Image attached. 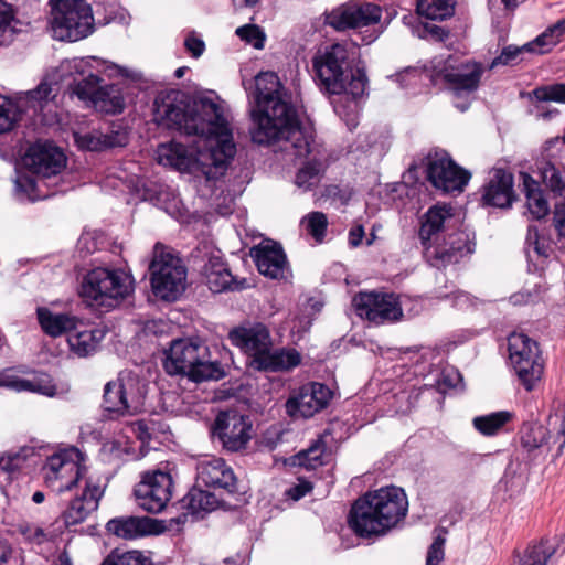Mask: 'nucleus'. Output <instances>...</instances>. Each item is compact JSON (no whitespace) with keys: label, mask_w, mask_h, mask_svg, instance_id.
I'll return each mask as SVG.
<instances>
[{"label":"nucleus","mask_w":565,"mask_h":565,"mask_svg":"<svg viewBox=\"0 0 565 565\" xmlns=\"http://www.w3.org/2000/svg\"><path fill=\"white\" fill-rule=\"evenodd\" d=\"M117 380L127 401L130 414L139 413L143 407L145 397L148 393L147 382L131 371L121 372Z\"/></svg>","instance_id":"obj_31"},{"label":"nucleus","mask_w":565,"mask_h":565,"mask_svg":"<svg viewBox=\"0 0 565 565\" xmlns=\"http://www.w3.org/2000/svg\"><path fill=\"white\" fill-rule=\"evenodd\" d=\"M54 87L46 79H43L34 89L26 92V103L36 111L38 107L43 108V104L55 97Z\"/></svg>","instance_id":"obj_50"},{"label":"nucleus","mask_w":565,"mask_h":565,"mask_svg":"<svg viewBox=\"0 0 565 565\" xmlns=\"http://www.w3.org/2000/svg\"><path fill=\"white\" fill-rule=\"evenodd\" d=\"M356 313L370 322L382 324L403 318V309L395 294L360 292L353 298Z\"/></svg>","instance_id":"obj_14"},{"label":"nucleus","mask_w":565,"mask_h":565,"mask_svg":"<svg viewBox=\"0 0 565 565\" xmlns=\"http://www.w3.org/2000/svg\"><path fill=\"white\" fill-rule=\"evenodd\" d=\"M508 350L520 384L526 391H532L544 369L537 342L522 332H513L508 338Z\"/></svg>","instance_id":"obj_10"},{"label":"nucleus","mask_w":565,"mask_h":565,"mask_svg":"<svg viewBox=\"0 0 565 565\" xmlns=\"http://www.w3.org/2000/svg\"><path fill=\"white\" fill-rule=\"evenodd\" d=\"M149 273L153 294L164 301H175L177 257L171 248L161 243L154 245Z\"/></svg>","instance_id":"obj_13"},{"label":"nucleus","mask_w":565,"mask_h":565,"mask_svg":"<svg viewBox=\"0 0 565 565\" xmlns=\"http://www.w3.org/2000/svg\"><path fill=\"white\" fill-rule=\"evenodd\" d=\"M565 36V20L564 18L556 21L554 24L548 26L542 34L535 38L532 42H529L524 47L529 52L544 54L551 51L553 46L562 41Z\"/></svg>","instance_id":"obj_36"},{"label":"nucleus","mask_w":565,"mask_h":565,"mask_svg":"<svg viewBox=\"0 0 565 565\" xmlns=\"http://www.w3.org/2000/svg\"><path fill=\"white\" fill-rule=\"evenodd\" d=\"M196 482L207 488L223 489L227 493L237 492V479L223 458L211 456L200 460L196 465Z\"/></svg>","instance_id":"obj_22"},{"label":"nucleus","mask_w":565,"mask_h":565,"mask_svg":"<svg viewBox=\"0 0 565 565\" xmlns=\"http://www.w3.org/2000/svg\"><path fill=\"white\" fill-rule=\"evenodd\" d=\"M445 537L438 535L428 548L426 565H437L444 558Z\"/></svg>","instance_id":"obj_64"},{"label":"nucleus","mask_w":565,"mask_h":565,"mask_svg":"<svg viewBox=\"0 0 565 565\" xmlns=\"http://www.w3.org/2000/svg\"><path fill=\"white\" fill-rule=\"evenodd\" d=\"M332 395V391L322 383L305 384L289 396L286 402V412L292 418L312 417L328 406Z\"/></svg>","instance_id":"obj_17"},{"label":"nucleus","mask_w":565,"mask_h":565,"mask_svg":"<svg viewBox=\"0 0 565 565\" xmlns=\"http://www.w3.org/2000/svg\"><path fill=\"white\" fill-rule=\"evenodd\" d=\"M34 455L35 449L30 446H21L3 451L0 454V470L8 473L15 472Z\"/></svg>","instance_id":"obj_44"},{"label":"nucleus","mask_w":565,"mask_h":565,"mask_svg":"<svg viewBox=\"0 0 565 565\" xmlns=\"http://www.w3.org/2000/svg\"><path fill=\"white\" fill-rule=\"evenodd\" d=\"M513 181V174L505 169H492L482 186L481 204L483 206L510 209L515 199Z\"/></svg>","instance_id":"obj_21"},{"label":"nucleus","mask_w":565,"mask_h":565,"mask_svg":"<svg viewBox=\"0 0 565 565\" xmlns=\"http://www.w3.org/2000/svg\"><path fill=\"white\" fill-rule=\"evenodd\" d=\"M523 186L526 196V206L532 216L540 220L550 211L548 202L540 189L539 183L531 175L523 174Z\"/></svg>","instance_id":"obj_35"},{"label":"nucleus","mask_w":565,"mask_h":565,"mask_svg":"<svg viewBox=\"0 0 565 565\" xmlns=\"http://www.w3.org/2000/svg\"><path fill=\"white\" fill-rule=\"evenodd\" d=\"M29 392L53 397L56 394V386L49 374L41 373L29 379Z\"/></svg>","instance_id":"obj_56"},{"label":"nucleus","mask_w":565,"mask_h":565,"mask_svg":"<svg viewBox=\"0 0 565 565\" xmlns=\"http://www.w3.org/2000/svg\"><path fill=\"white\" fill-rule=\"evenodd\" d=\"M193 141H179V172L215 181L222 178L236 154L233 134L220 105L196 92L179 89V135Z\"/></svg>","instance_id":"obj_1"},{"label":"nucleus","mask_w":565,"mask_h":565,"mask_svg":"<svg viewBox=\"0 0 565 565\" xmlns=\"http://www.w3.org/2000/svg\"><path fill=\"white\" fill-rule=\"evenodd\" d=\"M149 330L157 338L153 358L158 361L163 371L171 377L177 376V334L174 326L164 320L153 321Z\"/></svg>","instance_id":"obj_25"},{"label":"nucleus","mask_w":565,"mask_h":565,"mask_svg":"<svg viewBox=\"0 0 565 565\" xmlns=\"http://www.w3.org/2000/svg\"><path fill=\"white\" fill-rule=\"evenodd\" d=\"M306 222L308 233L317 241L322 242L328 226L327 216L322 212H311L302 221Z\"/></svg>","instance_id":"obj_52"},{"label":"nucleus","mask_w":565,"mask_h":565,"mask_svg":"<svg viewBox=\"0 0 565 565\" xmlns=\"http://www.w3.org/2000/svg\"><path fill=\"white\" fill-rule=\"evenodd\" d=\"M525 244L529 258L532 257L531 252H534L539 257L546 258L548 256V244L541 239L536 226H529Z\"/></svg>","instance_id":"obj_55"},{"label":"nucleus","mask_w":565,"mask_h":565,"mask_svg":"<svg viewBox=\"0 0 565 565\" xmlns=\"http://www.w3.org/2000/svg\"><path fill=\"white\" fill-rule=\"evenodd\" d=\"M326 451V441L322 437L313 440L307 449L300 450L290 457V466L315 470L323 465V454Z\"/></svg>","instance_id":"obj_38"},{"label":"nucleus","mask_w":565,"mask_h":565,"mask_svg":"<svg viewBox=\"0 0 565 565\" xmlns=\"http://www.w3.org/2000/svg\"><path fill=\"white\" fill-rule=\"evenodd\" d=\"M455 0H417L416 11L430 20H445L455 13Z\"/></svg>","instance_id":"obj_42"},{"label":"nucleus","mask_w":565,"mask_h":565,"mask_svg":"<svg viewBox=\"0 0 565 565\" xmlns=\"http://www.w3.org/2000/svg\"><path fill=\"white\" fill-rule=\"evenodd\" d=\"M163 520L150 516H119L109 520L106 530L122 540H136L149 535H159L167 531Z\"/></svg>","instance_id":"obj_20"},{"label":"nucleus","mask_w":565,"mask_h":565,"mask_svg":"<svg viewBox=\"0 0 565 565\" xmlns=\"http://www.w3.org/2000/svg\"><path fill=\"white\" fill-rule=\"evenodd\" d=\"M513 417L508 411H499L473 418L472 424L476 430L483 436L497 435Z\"/></svg>","instance_id":"obj_41"},{"label":"nucleus","mask_w":565,"mask_h":565,"mask_svg":"<svg viewBox=\"0 0 565 565\" xmlns=\"http://www.w3.org/2000/svg\"><path fill=\"white\" fill-rule=\"evenodd\" d=\"M156 159L160 166L177 170V142L174 137L169 142L158 146Z\"/></svg>","instance_id":"obj_54"},{"label":"nucleus","mask_w":565,"mask_h":565,"mask_svg":"<svg viewBox=\"0 0 565 565\" xmlns=\"http://www.w3.org/2000/svg\"><path fill=\"white\" fill-rule=\"evenodd\" d=\"M212 433L225 450L237 452L245 449L252 438V422L248 416L234 411L221 412L215 418Z\"/></svg>","instance_id":"obj_15"},{"label":"nucleus","mask_w":565,"mask_h":565,"mask_svg":"<svg viewBox=\"0 0 565 565\" xmlns=\"http://www.w3.org/2000/svg\"><path fill=\"white\" fill-rule=\"evenodd\" d=\"M103 494L104 490L99 484L87 480L82 494L73 499L63 513L66 526L76 525L85 521L92 512L97 510Z\"/></svg>","instance_id":"obj_27"},{"label":"nucleus","mask_w":565,"mask_h":565,"mask_svg":"<svg viewBox=\"0 0 565 565\" xmlns=\"http://www.w3.org/2000/svg\"><path fill=\"white\" fill-rule=\"evenodd\" d=\"M105 337L100 329H81L73 330L67 337L70 350L79 358H86L95 353Z\"/></svg>","instance_id":"obj_32"},{"label":"nucleus","mask_w":565,"mask_h":565,"mask_svg":"<svg viewBox=\"0 0 565 565\" xmlns=\"http://www.w3.org/2000/svg\"><path fill=\"white\" fill-rule=\"evenodd\" d=\"M452 209L447 204L430 206L423 215L418 232L425 256L431 266L440 268L457 264L473 252L475 244L466 232L449 234L443 244H436L445 224L452 218Z\"/></svg>","instance_id":"obj_5"},{"label":"nucleus","mask_w":565,"mask_h":565,"mask_svg":"<svg viewBox=\"0 0 565 565\" xmlns=\"http://www.w3.org/2000/svg\"><path fill=\"white\" fill-rule=\"evenodd\" d=\"M228 339L247 356V366L257 372L276 373L298 366L301 356L296 349H273L268 328L263 323L238 327L230 331Z\"/></svg>","instance_id":"obj_6"},{"label":"nucleus","mask_w":565,"mask_h":565,"mask_svg":"<svg viewBox=\"0 0 565 565\" xmlns=\"http://www.w3.org/2000/svg\"><path fill=\"white\" fill-rule=\"evenodd\" d=\"M183 46L186 53L193 58H199L205 52V42L201 34L195 31H189L185 33Z\"/></svg>","instance_id":"obj_60"},{"label":"nucleus","mask_w":565,"mask_h":565,"mask_svg":"<svg viewBox=\"0 0 565 565\" xmlns=\"http://www.w3.org/2000/svg\"><path fill=\"white\" fill-rule=\"evenodd\" d=\"M382 10L375 3L352 2L342 4L326 14V24L337 31L377 24Z\"/></svg>","instance_id":"obj_16"},{"label":"nucleus","mask_w":565,"mask_h":565,"mask_svg":"<svg viewBox=\"0 0 565 565\" xmlns=\"http://www.w3.org/2000/svg\"><path fill=\"white\" fill-rule=\"evenodd\" d=\"M76 145L84 150L89 151H104L102 132L93 131L84 135L75 134L74 135Z\"/></svg>","instance_id":"obj_62"},{"label":"nucleus","mask_w":565,"mask_h":565,"mask_svg":"<svg viewBox=\"0 0 565 565\" xmlns=\"http://www.w3.org/2000/svg\"><path fill=\"white\" fill-rule=\"evenodd\" d=\"M19 120L17 105L9 98L0 95V134L10 131Z\"/></svg>","instance_id":"obj_51"},{"label":"nucleus","mask_w":565,"mask_h":565,"mask_svg":"<svg viewBox=\"0 0 565 565\" xmlns=\"http://www.w3.org/2000/svg\"><path fill=\"white\" fill-rule=\"evenodd\" d=\"M102 140L104 150H108L116 147L127 146L129 136L125 128L121 126H116L107 132H102Z\"/></svg>","instance_id":"obj_58"},{"label":"nucleus","mask_w":565,"mask_h":565,"mask_svg":"<svg viewBox=\"0 0 565 565\" xmlns=\"http://www.w3.org/2000/svg\"><path fill=\"white\" fill-rule=\"evenodd\" d=\"M36 315L42 330L52 338L70 334L83 324L82 320L74 315L56 313L45 307L38 308Z\"/></svg>","instance_id":"obj_30"},{"label":"nucleus","mask_w":565,"mask_h":565,"mask_svg":"<svg viewBox=\"0 0 565 565\" xmlns=\"http://www.w3.org/2000/svg\"><path fill=\"white\" fill-rule=\"evenodd\" d=\"M146 198L172 217L177 214V202L172 191L166 185H154L146 190Z\"/></svg>","instance_id":"obj_46"},{"label":"nucleus","mask_w":565,"mask_h":565,"mask_svg":"<svg viewBox=\"0 0 565 565\" xmlns=\"http://www.w3.org/2000/svg\"><path fill=\"white\" fill-rule=\"evenodd\" d=\"M326 451V441L322 437L313 440L307 449L300 450L290 457V466L315 470L323 465V454Z\"/></svg>","instance_id":"obj_39"},{"label":"nucleus","mask_w":565,"mask_h":565,"mask_svg":"<svg viewBox=\"0 0 565 565\" xmlns=\"http://www.w3.org/2000/svg\"><path fill=\"white\" fill-rule=\"evenodd\" d=\"M540 174L542 181L553 193L557 202H565V180L563 179L561 171L552 162H544L540 167Z\"/></svg>","instance_id":"obj_45"},{"label":"nucleus","mask_w":565,"mask_h":565,"mask_svg":"<svg viewBox=\"0 0 565 565\" xmlns=\"http://www.w3.org/2000/svg\"><path fill=\"white\" fill-rule=\"evenodd\" d=\"M134 291L129 274L120 268L95 267L81 285V296L92 307L115 308Z\"/></svg>","instance_id":"obj_7"},{"label":"nucleus","mask_w":565,"mask_h":565,"mask_svg":"<svg viewBox=\"0 0 565 565\" xmlns=\"http://www.w3.org/2000/svg\"><path fill=\"white\" fill-rule=\"evenodd\" d=\"M533 95L540 102L565 103V83L537 87L533 90Z\"/></svg>","instance_id":"obj_53"},{"label":"nucleus","mask_w":565,"mask_h":565,"mask_svg":"<svg viewBox=\"0 0 565 565\" xmlns=\"http://www.w3.org/2000/svg\"><path fill=\"white\" fill-rule=\"evenodd\" d=\"M408 501L402 488L386 487L359 498L351 507L348 523L360 537L385 534L407 513Z\"/></svg>","instance_id":"obj_4"},{"label":"nucleus","mask_w":565,"mask_h":565,"mask_svg":"<svg viewBox=\"0 0 565 565\" xmlns=\"http://www.w3.org/2000/svg\"><path fill=\"white\" fill-rule=\"evenodd\" d=\"M255 89L249 94L255 106L250 109V136L257 145L284 141L299 156L309 152L310 136L301 127L296 107L286 98L279 77L274 72H262L254 78Z\"/></svg>","instance_id":"obj_2"},{"label":"nucleus","mask_w":565,"mask_h":565,"mask_svg":"<svg viewBox=\"0 0 565 565\" xmlns=\"http://www.w3.org/2000/svg\"><path fill=\"white\" fill-rule=\"evenodd\" d=\"M153 121L162 128L173 129L177 126V97L174 93L160 94L153 103Z\"/></svg>","instance_id":"obj_34"},{"label":"nucleus","mask_w":565,"mask_h":565,"mask_svg":"<svg viewBox=\"0 0 565 565\" xmlns=\"http://www.w3.org/2000/svg\"><path fill=\"white\" fill-rule=\"evenodd\" d=\"M236 34L246 43L253 45L255 49L260 50L264 47L265 34L262 29L256 24H246L237 28Z\"/></svg>","instance_id":"obj_57"},{"label":"nucleus","mask_w":565,"mask_h":565,"mask_svg":"<svg viewBox=\"0 0 565 565\" xmlns=\"http://www.w3.org/2000/svg\"><path fill=\"white\" fill-rule=\"evenodd\" d=\"M77 450L70 449L49 457L43 467L44 481L54 491L71 490L79 479V467L72 458Z\"/></svg>","instance_id":"obj_19"},{"label":"nucleus","mask_w":565,"mask_h":565,"mask_svg":"<svg viewBox=\"0 0 565 565\" xmlns=\"http://www.w3.org/2000/svg\"><path fill=\"white\" fill-rule=\"evenodd\" d=\"M451 61L450 57L445 62L440 76L456 98L468 97L478 89L484 71L483 66L472 61L454 65Z\"/></svg>","instance_id":"obj_18"},{"label":"nucleus","mask_w":565,"mask_h":565,"mask_svg":"<svg viewBox=\"0 0 565 565\" xmlns=\"http://www.w3.org/2000/svg\"><path fill=\"white\" fill-rule=\"evenodd\" d=\"M25 161L35 174L51 178L65 168L66 157L51 142H36L29 148Z\"/></svg>","instance_id":"obj_23"},{"label":"nucleus","mask_w":565,"mask_h":565,"mask_svg":"<svg viewBox=\"0 0 565 565\" xmlns=\"http://www.w3.org/2000/svg\"><path fill=\"white\" fill-rule=\"evenodd\" d=\"M199 484L200 483L196 482L188 494L182 498V500H179V504L183 510V512L179 514V525L186 523L189 518H191V521L201 520L220 505V500L216 495L213 492L202 490Z\"/></svg>","instance_id":"obj_26"},{"label":"nucleus","mask_w":565,"mask_h":565,"mask_svg":"<svg viewBox=\"0 0 565 565\" xmlns=\"http://www.w3.org/2000/svg\"><path fill=\"white\" fill-rule=\"evenodd\" d=\"M546 430L542 426H530L525 428L521 436L522 446L529 451L542 446L545 439Z\"/></svg>","instance_id":"obj_59"},{"label":"nucleus","mask_w":565,"mask_h":565,"mask_svg":"<svg viewBox=\"0 0 565 565\" xmlns=\"http://www.w3.org/2000/svg\"><path fill=\"white\" fill-rule=\"evenodd\" d=\"M209 289L213 292H222L226 290H241L244 288L245 279L236 280L232 275L223 258L218 255H212L203 267Z\"/></svg>","instance_id":"obj_28"},{"label":"nucleus","mask_w":565,"mask_h":565,"mask_svg":"<svg viewBox=\"0 0 565 565\" xmlns=\"http://www.w3.org/2000/svg\"><path fill=\"white\" fill-rule=\"evenodd\" d=\"M522 51H526L529 52L524 45L522 47H519V46H514V45H508L505 46L501 54L499 56H497L495 58L492 60L491 64H490V70L497 67L498 65H509V64H513L519 54L522 52Z\"/></svg>","instance_id":"obj_63"},{"label":"nucleus","mask_w":565,"mask_h":565,"mask_svg":"<svg viewBox=\"0 0 565 565\" xmlns=\"http://www.w3.org/2000/svg\"><path fill=\"white\" fill-rule=\"evenodd\" d=\"M355 56L354 43H334L312 57L313 79L322 93L337 96L332 105L339 116L355 113L359 99L366 95L369 78L360 62L352 68Z\"/></svg>","instance_id":"obj_3"},{"label":"nucleus","mask_w":565,"mask_h":565,"mask_svg":"<svg viewBox=\"0 0 565 565\" xmlns=\"http://www.w3.org/2000/svg\"><path fill=\"white\" fill-rule=\"evenodd\" d=\"M225 376V371L206 343L199 337L186 339L179 337V379L201 383L218 381Z\"/></svg>","instance_id":"obj_8"},{"label":"nucleus","mask_w":565,"mask_h":565,"mask_svg":"<svg viewBox=\"0 0 565 565\" xmlns=\"http://www.w3.org/2000/svg\"><path fill=\"white\" fill-rule=\"evenodd\" d=\"M258 271L271 279H285L289 273L282 246L275 242L260 243L250 249Z\"/></svg>","instance_id":"obj_24"},{"label":"nucleus","mask_w":565,"mask_h":565,"mask_svg":"<svg viewBox=\"0 0 565 565\" xmlns=\"http://www.w3.org/2000/svg\"><path fill=\"white\" fill-rule=\"evenodd\" d=\"M100 565H153L143 552L132 550L127 552L111 551Z\"/></svg>","instance_id":"obj_47"},{"label":"nucleus","mask_w":565,"mask_h":565,"mask_svg":"<svg viewBox=\"0 0 565 565\" xmlns=\"http://www.w3.org/2000/svg\"><path fill=\"white\" fill-rule=\"evenodd\" d=\"M326 451V441L322 437L313 440L307 449L300 450L290 457V466L315 470L323 465V454Z\"/></svg>","instance_id":"obj_40"},{"label":"nucleus","mask_w":565,"mask_h":565,"mask_svg":"<svg viewBox=\"0 0 565 565\" xmlns=\"http://www.w3.org/2000/svg\"><path fill=\"white\" fill-rule=\"evenodd\" d=\"M305 134L310 136L309 152L298 156L295 152V150L290 147L288 150H285V152H289V153L294 154L296 158H302L308 154H312V157L310 159H308L305 162V164L298 170V172L296 174V180H295V183L298 188H301L303 190H310L319 184L327 166H326L322 157L320 156V153L316 152L311 146V142L313 141L311 134L307 132L306 130H305ZM280 142L282 143L280 146V148H282L285 143H284V141H280ZM281 150L284 151V149H281Z\"/></svg>","instance_id":"obj_29"},{"label":"nucleus","mask_w":565,"mask_h":565,"mask_svg":"<svg viewBox=\"0 0 565 565\" xmlns=\"http://www.w3.org/2000/svg\"><path fill=\"white\" fill-rule=\"evenodd\" d=\"M17 532L28 545H42L50 541V534L41 526L31 522H21L17 525Z\"/></svg>","instance_id":"obj_49"},{"label":"nucleus","mask_w":565,"mask_h":565,"mask_svg":"<svg viewBox=\"0 0 565 565\" xmlns=\"http://www.w3.org/2000/svg\"><path fill=\"white\" fill-rule=\"evenodd\" d=\"M555 552L556 548L550 545L547 540H542L527 547L524 556L520 558L519 565H546Z\"/></svg>","instance_id":"obj_48"},{"label":"nucleus","mask_w":565,"mask_h":565,"mask_svg":"<svg viewBox=\"0 0 565 565\" xmlns=\"http://www.w3.org/2000/svg\"><path fill=\"white\" fill-rule=\"evenodd\" d=\"M93 107L105 114H119L125 108V98L121 88L114 84H104L95 99Z\"/></svg>","instance_id":"obj_37"},{"label":"nucleus","mask_w":565,"mask_h":565,"mask_svg":"<svg viewBox=\"0 0 565 565\" xmlns=\"http://www.w3.org/2000/svg\"><path fill=\"white\" fill-rule=\"evenodd\" d=\"M553 224L557 233L555 244L565 249V202H555Z\"/></svg>","instance_id":"obj_61"},{"label":"nucleus","mask_w":565,"mask_h":565,"mask_svg":"<svg viewBox=\"0 0 565 565\" xmlns=\"http://www.w3.org/2000/svg\"><path fill=\"white\" fill-rule=\"evenodd\" d=\"M103 405L108 413H114L118 416L131 415L127 401L119 387L118 380L108 382L105 385Z\"/></svg>","instance_id":"obj_43"},{"label":"nucleus","mask_w":565,"mask_h":565,"mask_svg":"<svg viewBox=\"0 0 565 565\" xmlns=\"http://www.w3.org/2000/svg\"><path fill=\"white\" fill-rule=\"evenodd\" d=\"M173 479L169 472L149 470L140 475L134 487V499L139 509L147 513H161L171 500Z\"/></svg>","instance_id":"obj_11"},{"label":"nucleus","mask_w":565,"mask_h":565,"mask_svg":"<svg viewBox=\"0 0 565 565\" xmlns=\"http://www.w3.org/2000/svg\"><path fill=\"white\" fill-rule=\"evenodd\" d=\"M82 63L81 61L74 65V68L78 72V76L74 78L71 89L81 100L90 103L93 106L104 85L102 84L103 79L93 73L86 74L84 71H79L78 67Z\"/></svg>","instance_id":"obj_33"},{"label":"nucleus","mask_w":565,"mask_h":565,"mask_svg":"<svg viewBox=\"0 0 565 565\" xmlns=\"http://www.w3.org/2000/svg\"><path fill=\"white\" fill-rule=\"evenodd\" d=\"M52 31L60 41L75 42L94 31L90 4L84 0H51Z\"/></svg>","instance_id":"obj_9"},{"label":"nucleus","mask_w":565,"mask_h":565,"mask_svg":"<svg viewBox=\"0 0 565 565\" xmlns=\"http://www.w3.org/2000/svg\"><path fill=\"white\" fill-rule=\"evenodd\" d=\"M426 177L435 189L449 193L462 192L471 174L459 167L446 151H435L427 156Z\"/></svg>","instance_id":"obj_12"}]
</instances>
